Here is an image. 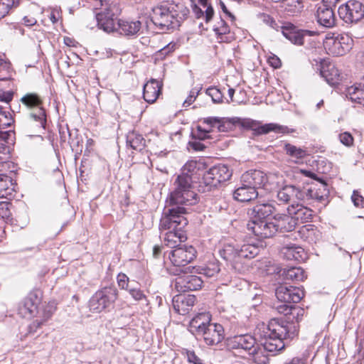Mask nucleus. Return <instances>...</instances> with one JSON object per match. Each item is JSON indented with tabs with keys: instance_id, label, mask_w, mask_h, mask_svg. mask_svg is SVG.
<instances>
[{
	"instance_id": "obj_60",
	"label": "nucleus",
	"mask_w": 364,
	"mask_h": 364,
	"mask_svg": "<svg viewBox=\"0 0 364 364\" xmlns=\"http://www.w3.org/2000/svg\"><path fill=\"white\" fill-rule=\"evenodd\" d=\"M176 43H168V45H166V46H164L163 48H161L159 53H160V55H167L169 53L173 51L175 49H176Z\"/></svg>"
},
{
	"instance_id": "obj_30",
	"label": "nucleus",
	"mask_w": 364,
	"mask_h": 364,
	"mask_svg": "<svg viewBox=\"0 0 364 364\" xmlns=\"http://www.w3.org/2000/svg\"><path fill=\"white\" fill-rule=\"evenodd\" d=\"M281 253L287 260L301 262L306 259V253L304 249L295 244L284 245L281 250Z\"/></svg>"
},
{
	"instance_id": "obj_41",
	"label": "nucleus",
	"mask_w": 364,
	"mask_h": 364,
	"mask_svg": "<svg viewBox=\"0 0 364 364\" xmlns=\"http://www.w3.org/2000/svg\"><path fill=\"white\" fill-rule=\"evenodd\" d=\"M55 309L56 307L55 304L53 302H50L43 306L41 311L38 310V313L41 315L42 319L41 321H38V320L35 321L33 324L36 325V327H40L43 323L48 321L52 316Z\"/></svg>"
},
{
	"instance_id": "obj_55",
	"label": "nucleus",
	"mask_w": 364,
	"mask_h": 364,
	"mask_svg": "<svg viewBox=\"0 0 364 364\" xmlns=\"http://www.w3.org/2000/svg\"><path fill=\"white\" fill-rule=\"evenodd\" d=\"M351 198L356 207L364 208V198L358 191H353Z\"/></svg>"
},
{
	"instance_id": "obj_34",
	"label": "nucleus",
	"mask_w": 364,
	"mask_h": 364,
	"mask_svg": "<svg viewBox=\"0 0 364 364\" xmlns=\"http://www.w3.org/2000/svg\"><path fill=\"white\" fill-rule=\"evenodd\" d=\"M17 184L11 176L4 173L0 174V198H11L14 197Z\"/></svg>"
},
{
	"instance_id": "obj_18",
	"label": "nucleus",
	"mask_w": 364,
	"mask_h": 364,
	"mask_svg": "<svg viewBox=\"0 0 364 364\" xmlns=\"http://www.w3.org/2000/svg\"><path fill=\"white\" fill-rule=\"evenodd\" d=\"M301 189L293 185L283 186L277 191V198L283 204L296 203L298 201H303Z\"/></svg>"
},
{
	"instance_id": "obj_26",
	"label": "nucleus",
	"mask_w": 364,
	"mask_h": 364,
	"mask_svg": "<svg viewBox=\"0 0 364 364\" xmlns=\"http://www.w3.org/2000/svg\"><path fill=\"white\" fill-rule=\"evenodd\" d=\"M211 316L208 312L196 315L189 323V331L196 336H200L211 323Z\"/></svg>"
},
{
	"instance_id": "obj_4",
	"label": "nucleus",
	"mask_w": 364,
	"mask_h": 364,
	"mask_svg": "<svg viewBox=\"0 0 364 364\" xmlns=\"http://www.w3.org/2000/svg\"><path fill=\"white\" fill-rule=\"evenodd\" d=\"M196 196L192 181L188 176H178L173 183V189L166 199L164 209L192 205L196 201Z\"/></svg>"
},
{
	"instance_id": "obj_63",
	"label": "nucleus",
	"mask_w": 364,
	"mask_h": 364,
	"mask_svg": "<svg viewBox=\"0 0 364 364\" xmlns=\"http://www.w3.org/2000/svg\"><path fill=\"white\" fill-rule=\"evenodd\" d=\"M190 146L196 151H203L205 146L199 141H193L189 143Z\"/></svg>"
},
{
	"instance_id": "obj_13",
	"label": "nucleus",
	"mask_w": 364,
	"mask_h": 364,
	"mask_svg": "<svg viewBox=\"0 0 364 364\" xmlns=\"http://www.w3.org/2000/svg\"><path fill=\"white\" fill-rule=\"evenodd\" d=\"M353 40L346 34L329 36L327 34L323 46L328 54L341 56L351 49Z\"/></svg>"
},
{
	"instance_id": "obj_6",
	"label": "nucleus",
	"mask_w": 364,
	"mask_h": 364,
	"mask_svg": "<svg viewBox=\"0 0 364 364\" xmlns=\"http://www.w3.org/2000/svg\"><path fill=\"white\" fill-rule=\"evenodd\" d=\"M259 252V247L253 243L245 242L237 247L232 244H225L220 250V256L228 262H230L235 269L237 264L241 262L242 258L252 259Z\"/></svg>"
},
{
	"instance_id": "obj_57",
	"label": "nucleus",
	"mask_w": 364,
	"mask_h": 364,
	"mask_svg": "<svg viewBox=\"0 0 364 364\" xmlns=\"http://www.w3.org/2000/svg\"><path fill=\"white\" fill-rule=\"evenodd\" d=\"M31 37L33 41H36L38 43L43 41L46 39V33L42 30H34L31 34Z\"/></svg>"
},
{
	"instance_id": "obj_43",
	"label": "nucleus",
	"mask_w": 364,
	"mask_h": 364,
	"mask_svg": "<svg viewBox=\"0 0 364 364\" xmlns=\"http://www.w3.org/2000/svg\"><path fill=\"white\" fill-rule=\"evenodd\" d=\"M192 269L193 271L191 272V273L196 272L201 274L207 277H212L217 274L220 271L219 265L217 263H210L208 266L204 267H193Z\"/></svg>"
},
{
	"instance_id": "obj_2",
	"label": "nucleus",
	"mask_w": 364,
	"mask_h": 364,
	"mask_svg": "<svg viewBox=\"0 0 364 364\" xmlns=\"http://www.w3.org/2000/svg\"><path fill=\"white\" fill-rule=\"evenodd\" d=\"M186 210L184 207L168 208L164 210L160 220L159 230L164 234V243L172 250L181 246L187 237L184 228L188 225L185 217Z\"/></svg>"
},
{
	"instance_id": "obj_9",
	"label": "nucleus",
	"mask_w": 364,
	"mask_h": 364,
	"mask_svg": "<svg viewBox=\"0 0 364 364\" xmlns=\"http://www.w3.org/2000/svg\"><path fill=\"white\" fill-rule=\"evenodd\" d=\"M118 291L114 287H106L96 291L89 301L90 311L99 314L109 308L117 300Z\"/></svg>"
},
{
	"instance_id": "obj_22",
	"label": "nucleus",
	"mask_w": 364,
	"mask_h": 364,
	"mask_svg": "<svg viewBox=\"0 0 364 364\" xmlns=\"http://www.w3.org/2000/svg\"><path fill=\"white\" fill-rule=\"evenodd\" d=\"M227 345L232 349H242L250 353L257 345L255 338L249 334L235 336L227 341Z\"/></svg>"
},
{
	"instance_id": "obj_40",
	"label": "nucleus",
	"mask_w": 364,
	"mask_h": 364,
	"mask_svg": "<svg viewBox=\"0 0 364 364\" xmlns=\"http://www.w3.org/2000/svg\"><path fill=\"white\" fill-rule=\"evenodd\" d=\"M127 144L134 150L141 151L145 145V139L141 134L132 132L127 135Z\"/></svg>"
},
{
	"instance_id": "obj_45",
	"label": "nucleus",
	"mask_w": 364,
	"mask_h": 364,
	"mask_svg": "<svg viewBox=\"0 0 364 364\" xmlns=\"http://www.w3.org/2000/svg\"><path fill=\"white\" fill-rule=\"evenodd\" d=\"M280 1L282 4V6L291 14L298 12L302 8L300 0H281Z\"/></svg>"
},
{
	"instance_id": "obj_54",
	"label": "nucleus",
	"mask_w": 364,
	"mask_h": 364,
	"mask_svg": "<svg viewBox=\"0 0 364 364\" xmlns=\"http://www.w3.org/2000/svg\"><path fill=\"white\" fill-rule=\"evenodd\" d=\"M10 215L9 203L6 202H0V218L6 219L9 218Z\"/></svg>"
},
{
	"instance_id": "obj_8",
	"label": "nucleus",
	"mask_w": 364,
	"mask_h": 364,
	"mask_svg": "<svg viewBox=\"0 0 364 364\" xmlns=\"http://www.w3.org/2000/svg\"><path fill=\"white\" fill-rule=\"evenodd\" d=\"M275 178V175L267 174L261 170L252 169L242 175L241 183L253 186L255 191L257 188H263L267 191H272L277 186Z\"/></svg>"
},
{
	"instance_id": "obj_47",
	"label": "nucleus",
	"mask_w": 364,
	"mask_h": 364,
	"mask_svg": "<svg viewBox=\"0 0 364 364\" xmlns=\"http://www.w3.org/2000/svg\"><path fill=\"white\" fill-rule=\"evenodd\" d=\"M13 122V118L9 112L4 110L1 107H0V129H5L9 126Z\"/></svg>"
},
{
	"instance_id": "obj_37",
	"label": "nucleus",
	"mask_w": 364,
	"mask_h": 364,
	"mask_svg": "<svg viewBox=\"0 0 364 364\" xmlns=\"http://www.w3.org/2000/svg\"><path fill=\"white\" fill-rule=\"evenodd\" d=\"M213 31L219 42H230L232 39V36H229L230 32L229 26L221 18L214 25Z\"/></svg>"
},
{
	"instance_id": "obj_39",
	"label": "nucleus",
	"mask_w": 364,
	"mask_h": 364,
	"mask_svg": "<svg viewBox=\"0 0 364 364\" xmlns=\"http://www.w3.org/2000/svg\"><path fill=\"white\" fill-rule=\"evenodd\" d=\"M282 276L287 281H303L306 277L304 269L295 267L284 269Z\"/></svg>"
},
{
	"instance_id": "obj_50",
	"label": "nucleus",
	"mask_w": 364,
	"mask_h": 364,
	"mask_svg": "<svg viewBox=\"0 0 364 364\" xmlns=\"http://www.w3.org/2000/svg\"><path fill=\"white\" fill-rule=\"evenodd\" d=\"M339 141L346 146L350 147L353 145L354 139L353 136L347 132L341 133L338 135Z\"/></svg>"
},
{
	"instance_id": "obj_11",
	"label": "nucleus",
	"mask_w": 364,
	"mask_h": 364,
	"mask_svg": "<svg viewBox=\"0 0 364 364\" xmlns=\"http://www.w3.org/2000/svg\"><path fill=\"white\" fill-rule=\"evenodd\" d=\"M236 126L252 129L255 134H266L271 132L275 133L286 134L290 130L287 127L275 123H269L260 125L259 122L248 118L235 117Z\"/></svg>"
},
{
	"instance_id": "obj_56",
	"label": "nucleus",
	"mask_w": 364,
	"mask_h": 364,
	"mask_svg": "<svg viewBox=\"0 0 364 364\" xmlns=\"http://www.w3.org/2000/svg\"><path fill=\"white\" fill-rule=\"evenodd\" d=\"M199 93V90L193 89L190 91L189 95L183 102L184 107H188L191 105L196 99Z\"/></svg>"
},
{
	"instance_id": "obj_7",
	"label": "nucleus",
	"mask_w": 364,
	"mask_h": 364,
	"mask_svg": "<svg viewBox=\"0 0 364 364\" xmlns=\"http://www.w3.org/2000/svg\"><path fill=\"white\" fill-rule=\"evenodd\" d=\"M296 222L291 215L277 214L274 216L269 223L256 227L257 236L260 237H271L277 232H291L295 229Z\"/></svg>"
},
{
	"instance_id": "obj_24",
	"label": "nucleus",
	"mask_w": 364,
	"mask_h": 364,
	"mask_svg": "<svg viewBox=\"0 0 364 364\" xmlns=\"http://www.w3.org/2000/svg\"><path fill=\"white\" fill-rule=\"evenodd\" d=\"M40 298L36 292H31L18 307V314L23 318H31L38 313Z\"/></svg>"
},
{
	"instance_id": "obj_62",
	"label": "nucleus",
	"mask_w": 364,
	"mask_h": 364,
	"mask_svg": "<svg viewBox=\"0 0 364 364\" xmlns=\"http://www.w3.org/2000/svg\"><path fill=\"white\" fill-rule=\"evenodd\" d=\"M48 16L53 24H55L59 21L60 14L58 11H51Z\"/></svg>"
},
{
	"instance_id": "obj_28",
	"label": "nucleus",
	"mask_w": 364,
	"mask_h": 364,
	"mask_svg": "<svg viewBox=\"0 0 364 364\" xmlns=\"http://www.w3.org/2000/svg\"><path fill=\"white\" fill-rule=\"evenodd\" d=\"M317 22L325 28H333L336 25V16L333 9L326 5L318 6L316 11Z\"/></svg>"
},
{
	"instance_id": "obj_15",
	"label": "nucleus",
	"mask_w": 364,
	"mask_h": 364,
	"mask_svg": "<svg viewBox=\"0 0 364 364\" xmlns=\"http://www.w3.org/2000/svg\"><path fill=\"white\" fill-rule=\"evenodd\" d=\"M21 102L28 108L36 109L35 112L30 114V117L39 125L44 127L46 123V111L42 107V100L36 93H27L21 99Z\"/></svg>"
},
{
	"instance_id": "obj_25",
	"label": "nucleus",
	"mask_w": 364,
	"mask_h": 364,
	"mask_svg": "<svg viewBox=\"0 0 364 364\" xmlns=\"http://www.w3.org/2000/svg\"><path fill=\"white\" fill-rule=\"evenodd\" d=\"M300 202L292 203L287 208L288 214L295 218L296 224L298 222L301 223L309 222L313 216V210L302 205Z\"/></svg>"
},
{
	"instance_id": "obj_27",
	"label": "nucleus",
	"mask_w": 364,
	"mask_h": 364,
	"mask_svg": "<svg viewBox=\"0 0 364 364\" xmlns=\"http://www.w3.org/2000/svg\"><path fill=\"white\" fill-rule=\"evenodd\" d=\"M235 117L220 118L218 117H210L203 119V123L209 126V128H216L218 132H225L233 129L236 126Z\"/></svg>"
},
{
	"instance_id": "obj_49",
	"label": "nucleus",
	"mask_w": 364,
	"mask_h": 364,
	"mask_svg": "<svg viewBox=\"0 0 364 364\" xmlns=\"http://www.w3.org/2000/svg\"><path fill=\"white\" fill-rule=\"evenodd\" d=\"M129 294L132 298L136 301H145L146 304L149 303L147 296L142 290L139 288H129L128 290Z\"/></svg>"
},
{
	"instance_id": "obj_17",
	"label": "nucleus",
	"mask_w": 364,
	"mask_h": 364,
	"mask_svg": "<svg viewBox=\"0 0 364 364\" xmlns=\"http://www.w3.org/2000/svg\"><path fill=\"white\" fill-rule=\"evenodd\" d=\"M277 299L283 303H298L304 296V291L299 287L280 285L276 289Z\"/></svg>"
},
{
	"instance_id": "obj_3",
	"label": "nucleus",
	"mask_w": 364,
	"mask_h": 364,
	"mask_svg": "<svg viewBox=\"0 0 364 364\" xmlns=\"http://www.w3.org/2000/svg\"><path fill=\"white\" fill-rule=\"evenodd\" d=\"M151 21L163 31L174 29L180 26L189 10L181 3L164 1L154 7Z\"/></svg>"
},
{
	"instance_id": "obj_14",
	"label": "nucleus",
	"mask_w": 364,
	"mask_h": 364,
	"mask_svg": "<svg viewBox=\"0 0 364 364\" xmlns=\"http://www.w3.org/2000/svg\"><path fill=\"white\" fill-rule=\"evenodd\" d=\"M168 257L174 267L182 268L196 258V251L191 245H182L170 250Z\"/></svg>"
},
{
	"instance_id": "obj_21",
	"label": "nucleus",
	"mask_w": 364,
	"mask_h": 364,
	"mask_svg": "<svg viewBox=\"0 0 364 364\" xmlns=\"http://www.w3.org/2000/svg\"><path fill=\"white\" fill-rule=\"evenodd\" d=\"M203 282L202 279L196 275H183L176 278L175 286L178 291L185 292L200 289Z\"/></svg>"
},
{
	"instance_id": "obj_64",
	"label": "nucleus",
	"mask_w": 364,
	"mask_h": 364,
	"mask_svg": "<svg viewBox=\"0 0 364 364\" xmlns=\"http://www.w3.org/2000/svg\"><path fill=\"white\" fill-rule=\"evenodd\" d=\"M13 98V94L10 92L0 93V101L9 103Z\"/></svg>"
},
{
	"instance_id": "obj_48",
	"label": "nucleus",
	"mask_w": 364,
	"mask_h": 364,
	"mask_svg": "<svg viewBox=\"0 0 364 364\" xmlns=\"http://www.w3.org/2000/svg\"><path fill=\"white\" fill-rule=\"evenodd\" d=\"M214 103H222L223 102V95L221 91L215 87H210L205 91Z\"/></svg>"
},
{
	"instance_id": "obj_5",
	"label": "nucleus",
	"mask_w": 364,
	"mask_h": 364,
	"mask_svg": "<svg viewBox=\"0 0 364 364\" xmlns=\"http://www.w3.org/2000/svg\"><path fill=\"white\" fill-rule=\"evenodd\" d=\"M95 6H101V10L96 14V20L99 28L107 33L114 32L116 29L115 19L121 14L118 3L109 0H94Z\"/></svg>"
},
{
	"instance_id": "obj_51",
	"label": "nucleus",
	"mask_w": 364,
	"mask_h": 364,
	"mask_svg": "<svg viewBox=\"0 0 364 364\" xmlns=\"http://www.w3.org/2000/svg\"><path fill=\"white\" fill-rule=\"evenodd\" d=\"M117 284L121 289L128 290L129 288V277L124 273H119L117 275Z\"/></svg>"
},
{
	"instance_id": "obj_44",
	"label": "nucleus",
	"mask_w": 364,
	"mask_h": 364,
	"mask_svg": "<svg viewBox=\"0 0 364 364\" xmlns=\"http://www.w3.org/2000/svg\"><path fill=\"white\" fill-rule=\"evenodd\" d=\"M284 149L287 155L296 159H302L307 155L305 149L289 143L285 144Z\"/></svg>"
},
{
	"instance_id": "obj_58",
	"label": "nucleus",
	"mask_w": 364,
	"mask_h": 364,
	"mask_svg": "<svg viewBox=\"0 0 364 364\" xmlns=\"http://www.w3.org/2000/svg\"><path fill=\"white\" fill-rule=\"evenodd\" d=\"M186 356L188 361L193 364H203L202 360L196 355L194 351L187 350Z\"/></svg>"
},
{
	"instance_id": "obj_1",
	"label": "nucleus",
	"mask_w": 364,
	"mask_h": 364,
	"mask_svg": "<svg viewBox=\"0 0 364 364\" xmlns=\"http://www.w3.org/2000/svg\"><path fill=\"white\" fill-rule=\"evenodd\" d=\"M296 328L291 323L272 319L264 332V341L262 345L257 344L248 355L257 364H267L269 358L267 352H276L282 350L296 336Z\"/></svg>"
},
{
	"instance_id": "obj_10",
	"label": "nucleus",
	"mask_w": 364,
	"mask_h": 364,
	"mask_svg": "<svg viewBox=\"0 0 364 364\" xmlns=\"http://www.w3.org/2000/svg\"><path fill=\"white\" fill-rule=\"evenodd\" d=\"M275 210V208L270 203H257L248 211L251 220L247 224V228L257 235L256 227H260L261 225L269 223L270 221L266 220Z\"/></svg>"
},
{
	"instance_id": "obj_29",
	"label": "nucleus",
	"mask_w": 364,
	"mask_h": 364,
	"mask_svg": "<svg viewBox=\"0 0 364 364\" xmlns=\"http://www.w3.org/2000/svg\"><path fill=\"white\" fill-rule=\"evenodd\" d=\"M141 27L139 21L119 19L114 31L125 36H134L138 33Z\"/></svg>"
},
{
	"instance_id": "obj_33",
	"label": "nucleus",
	"mask_w": 364,
	"mask_h": 364,
	"mask_svg": "<svg viewBox=\"0 0 364 364\" xmlns=\"http://www.w3.org/2000/svg\"><path fill=\"white\" fill-rule=\"evenodd\" d=\"M161 85L160 82L151 79L144 85L143 97L145 101L149 103H154L161 92Z\"/></svg>"
},
{
	"instance_id": "obj_20",
	"label": "nucleus",
	"mask_w": 364,
	"mask_h": 364,
	"mask_svg": "<svg viewBox=\"0 0 364 364\" xmlns=\"http://www.w3.org/2000/svg\"><path fill=\"white\" fill-rule=\"evenodd\" d=\"M301 192L303 201L309 200H314L321 202L324 201L328 198L329 194L327 184L323 182L312 184L308 188H304Z\"/></svg>"
},
{
	"instance_id": "obj_35",
	"label": "nucleus",
	"mask_w": 364,
	"mask_h": 364,
	"mask_svg": "<svg viewBox=\"0 0 364 364\" xmlns=\"http://www.w3.org/2000/svg\"><path fill=\"white\" fill-rule=\"evenodd\" d=\"M242 186L237 188L233 193L234 198L240 202H248L259 196V193L254 189L253 186H246L241 183Z\"/></svg>"
},
{
	"instance_id": "obj_42",
	"label": "nucleus",
	"mask_w": 364,
	"mask_h": 364,
	"mask_svg": "<svg viewBox=\"0 0 364 364\" xmlns=\"http://www.w3.org/2000/svg\"><path fill=\"white\" fill-rule=\"evenodd\" d=\"M290 313V315L287 317V320H282V319H278L279 321H283L285 323L293 324L296 328V333H298V326L295 324L294 322V321L296 322H299L301 320L304 314V309L299 307L297 306L294 305L292 311ZM297 333H296V336Z\"/></svg>"
},
{
	"instance_id": "obj_12",
	"label": "nucleus",
	"mask_w": 364,
	"mask_h": 364,
	"mask_svg": "<svg viewBox=\"0 0 364 364\" xmlns=\"http://www.w3.org/2000/svg\"><path fill=\"white\" fill-rule=\"evenodd\" d=\"M338 13L346 23H355L364 17V5L359 1L349 0L338 7Z\"/></svg>"
},
{
	"instance_id": "obj_16",
	"label": "nucleus",
	"mask_w": 364,
	"mask_h": 364,
	"mask_svg": "<svg viewBox=\"0 0 364 364\" xmlns=\"http://www.w3.org/2000/svg\"><path fill=\"white\" fill-rule=\"evenodd\" d=\"M232 172L224 164H218L210 168L203 175L204 183L210 186H218L220 183L230 178Z\"/></svg>"
},
{
	"instance_id": "obj_52",
	"label": "nucleus",
	"mask_w": 364,
	"mask_h": 364,
	"mask_svg": "<svg viewBox=\"0 0 364 364\" xmlns=\"http://www.w3.org/2000/svg\"><path fill=\"white\" fill-rule=\"evenodd\" d=\"M210 128L209 129H203L201 127L198 126L197 127V130L196 132L193 134V136L195 139H199V140H204L205 139L209 138V132L210 131Z\"/></svg>"
},
{
	"instance_id": "obj_53",
	"label": "nucleus",
	"mask_w": 364,
	"mask_h": 364,
	"mask_svg": "<svg viewBox=\"0 0 364 364\" xmlns=\"http://www.w3.org/2000/svg\"><path fill=\"white\" fill-rule=\"evenodd\" d=\"M294 305L291 303H284L277 306V309L279 313L284 314L287 318L290 315L292 311Z\"/></svg>"
},
{
	"instance_id": "obj_19",
	"label": "nucleus",
	"mask_w": 364,
	"mask_h": 364,
	"mask_svg": "<svg viewBox=\"0 0 364 364\" xmlns=\"http://www.w3.org/2000/svg\"><path fill=\"white\" fill-rule=\"evenodd\" d=\"M283 36L291 43L296 46H302L306 36H314L317 32L309 30L299 29L292 24L282 28Z\"/></svg>"
},
{
	"instance_id": "obj_31",
	"label": "nucleus",
	"mask_w": 364,
	"mask_h": 364,
	"mask_svg": "<svg viewBox=\"0 0 364 364\" xmlns=\"http://www.w3.org/2000/svg\"><path fill=\"white\" fill-rule=\"evenodd\" d=\"M320 74L331 85L337 84L340 80V72L332 63L321 61Z\"/></svg>"
},
{
	"instance_id": "obj_23",
	"label": "nucleus",
	"mask_w": 364,
	"mask_h": 364,
	"mask_svg": "<svg viewBox=\"0 0 364 364\" xmlns=\"http://www.w3.org/2000/svg\"><path fill=\"white\" fill-rule=\"evenodd\" d=\"M208 346H214L224 338V328L222 325L211 323L200 335Z\"/></svg>"
},
{
	"instance_id": "obj_61",
	"label": "nucleus",
	"mask_w": 364,
	"mask_h": 364,
	"mask_svg": "<svg viewBox=\"0 0 364 364\" xmlns=\"http://www.w3.org/2000/svg\"><path fill=\"white\" fill-rule=\"evenodd\" d=\"M268 62L274 68H279L282 65L280 59L274 55L268 58Z\"/></svg>"
},
{
	"instance_id": "obj_46",
	"label": "nucleus",
	"mask_w": 364,
	"mask_h": 364,
	"mask_svg": "<svg viewBox=\"0 0 364 364\" xmlns=\"http://www.w3.org/2000/svg\"><path fill=\"white\" fill-rule=\"evenodd\" d=\"M18 2L16 0H0V19L5 17L9 11L18 5Z\"/></svg>"
},
{
	"instance_id": "obj_59",
	"label": "nucleus",
	"mask_w": 364,
	"mask_h": 364,
	"mask_svg": "<svg viewBox=\"0 0 364 364\" xmlns=\"http://www.w3.org/2000/svg\"><path fill=\"white\" fill-rule=\"evenodd\" d=\"M22 23L26 26H32L37 23V20L33 16L27 15L22 18Z\"/></svg>"
},
{
	"instance_id": "obj_32",
	"label": "nucleus",
	"mask_w": 364,
	"mask_h": 364,
	"mask_svg": "<svg viewBox=\"0 0 364 364\" xmlns=\"http://www.w3.org/2000/svg\"><path fill=\"white\" fill-rule=\"evenodd\" d=\"M196 298L193 296H176L173 299L174 310L179 314L185 315L194 305Z\"/></svg>"
},
{
	"instance_id": "obj_38",
	"label": "nucleus",
	"mask_w": 364,
	"mask_h": 364,
	"mask_svg": "<svg viewBox=\"0 0 364 364\" xmlns=\"http://www.w3.org/2000/svg\"><path fill=\"white\" fill-rule=\"evenodd\" d=\"M204 167L203 163L197 161H189L182 168V172L179 176H188L192 181V176L198 174Z\"/></svg>"
},
{
	"instance_id": "obj_36",
	"label": "nucleus",
	"mask_w": 364,
	"mask_h": 364,
	"mask_svg": "<svg viewBox=\"0 0 364 364\" xmlns=\"http://www.w3.org/2000/svg\"><path fill=\"white\" fill-rule=\"evenodd\" d=\"M346 95L355 105L364 107L363 85H354L348 87L346 90Z\"/></svg>"
}]
</instances>
